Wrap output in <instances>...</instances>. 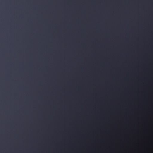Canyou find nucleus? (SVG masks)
<instances>
[{
    "label": "nucleus",
    "mask_w": 153,
    "mask_h": 153,
    "mask_svg": "<svg viewBox=\"0 0 153 153\" xmlns=\"http://www.w3.org/2000/svg\"><path fill=\"white\" fill-rule=\"evenodd\" d=\"M152 96H153V95H152Z\"/></svg>",
    "instance_id": "f257e3e1"
}]
</instances>
